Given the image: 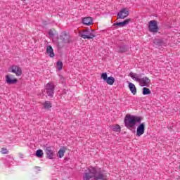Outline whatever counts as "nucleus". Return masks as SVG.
I'll list each match as a JSON object with an SVG mask.
<instances>
[{"label":"nucleus","instance_id":"1","mask_svg":"<svg viewBox=\"0 0 180 180\" xmlns=\"http://www.w3.org/2000/svg\"><path fill=\"white\" fill-rule=\"evenodd\" d=\"M94 178V180H108V175L101 169H96L94 167H89L88 172H84L83 175L84 180H91Z\"/></svg>","mask_w":180,"mask_h":180},{"label":"nucleus","instance_id":"2","mask_svg":"<svg viewBox=\"0 0 180 180\" xmlns=\"http://www.w3.org/2000/svg\"><path fill=\"white\" fill-rule=\"evenodd\" d=\"M79 34L82 39H87L88 40L96 37L95 30H92L91 27L84 30L82 32H79Z\"/></svg>","mask_w":180,"mask_h":180},{"label":"nucleus","instance_id":"3","mask_svg":"<svg viewBox=\"0 0 180 180\" xmlns=\"http://www.w3.org/2000/svg\"><path fill=\"white\" fill-rule=\"evenodd\" d=\"M124 124L127 129L129 130H132L136 127V124L134 122V115H127L124 120Z\"/></svg>","mask_w":180,"mask_h":180},{"label":"nucleus","instance_id":"4","mask_svg":"<svg viewBox=\"0 0 180 180\" xmlns=\"http://www.w3.org/2000/svg\"><path fill=\"white\" fill-rule=\"evenodd\" d=\"M56 89V86L51 82H49L45 86V92L49 98H53L54 96V90Z\"/></svg>","mask_w":180,"mask_h":180},{"label":"nucleus","instance_id":"5","mask_svg":"<svg viewBox=\"0 0 180 180\" xmlns=\"http://www.w3.org/2000/svg\"><path fill=\"white\" fill-rule=\"evenodd\" d=\"M148 30L150 33H158L160 31V27H158V25L157 21L150 20L148 25Z\"/></svg>","mask_w":180,"mask_h":180},{"label":"nucleus","instance_id":"6","mask_svg":"<svg viewBox=\"0 0 180 180\" xmlns=\"http://www.w3.org/2000/svg\"><path fill=\"white\" fill-rule=\"evenodd\" d=\"M129 14V8H123L117 13V19H126Z\"/></svg>","mask_w":180,"mask_h":180},{"label":"nucleus","instance_id":"7","mask_svg":"<svg viewBox=\"0 0 180 180\" xmlns=\"http://www.w3.org/2000/svg\"><path fill=\"white\" fill-rule=\"evenodd\" d=\"M9 72H13V74H15L17 77H20V75H22V69L16 65H13L10 67Z\"/></svg>","mask_w":180,"mask_h":180},{"label":"nucleus","instance_id":"8","mask_svg":"<svg viewBox=\"0 0 180 180\" xmlns=\"http://www.w3.org/2000/svg\"><path fill=\"white\" fill-rule=\"evenodd\" d=\"M101 78L103 79V81H105L108 85H113V84H115V77H108V73L106 72H104L101 75Z\"/></svg>","mask_w":180,"mask_h":180},{"label":"nucleus","instance_id":"9","mask_svg":"<svg viewBox=\"0 0 180 180\" xmlns=\"http://www.w3.org/2000/svg\"><path fill=\"white\" fill-rule=\"evenodd\" d=\"M131 22V19L127 18L123 22H115L113 24V27L114 29H117L118 27H124L127 25H129Z\"/></svg>","mask_w":180,"mask_h":180},{"label":"nucleus","instance_id":"10","mask_svg":"<svg viewBox=\"0 0 180 180\" xmlns=\"http://www.w3.org/2000/svg\"><path fill=\"white\" fill-rule=\"evenodd\" d=\"M144 131H146V124L143 122L140 124L136 129V137L143 136Z\"/></svg>","mask_w":180,"mask_h":180},{"label":"nucleus","instance_id":"11","mask_svg":"<svg viewBox=\"0 0 180 180\" xmlns=\"http://www.w3.org/2000/svg\"><path fill=\"white\" fill-rule=\"evenodd\" d=\"M60 40L63 41V43H70V34L67 33L66 32H63L60 34L59 37Z\"/></svg>","mask_w":180,"mask_h":180},{"label":"nucleus","instance_id":"12","mask_svg":"<svg viewBox=\"0 0 180 180\" xmlns=\"http://www.w3.org/2000/svg\"><path fill=\"white\" fill-rule=\"evenodd\" d=\"M45 150H46V157L47 158H49V160H54V158H56L54 150H51V147L50 146L46 147Z\"/></svg>","mask_w":180,"mask_h":180},{"label":"nucleus","instance_id":"13","mask_svg":"<svg viewBox=\"0 0 180 180\" xmlns=\"http://www.w3.org/2000/svg\"><path fill=\"white\" fill-rule=\"evenodd\" d=\"M6 82L8 85H13V84L18 82V79L13 78V75H7L6 76Z\"/></svg>","mask_w":180,"mask_h":180},{"label":"nucleus","instance_id":"14","mask_svg":"<svg viewBox=\"0 0 180 180\" xmlns=\"http://www.w3.org/2000/svg\"><path fill=\"white\" fill-rule=\"evenodd\" d=\"M153 44L156 46V47H166L167 46V41L162 39H155Z\"/></svg>","mask_w":180,"mask_h":180},{"label":"nucleus","instance_id":"15","mask_svg":"<svg viewBox=\"0 0 180 180\" xmlns=\"http://www.w3.org/2000/svg\"><path fill=\"white\" fill-rule=\"evenodd\" d=\"M139 82L141 86H148V85H150V82H151V81L150 80V79L148 77H145L143 78L141 77Z\"/></svg>","mask_w":180,"mask_h":180},{"label":"nucleus","instance_id":"16","mask_svg":"<svg viewBox=\"0 0 180 180\" xmlns=\"http://www.w3.org/2000/svg\"><path fill=\"white\" fill-rule=\"evenodd\" d=\"M144 75V74H137L133 72H129V76L132 79H134L136 82H139L141 77Z\"/></svg>","mask_w":180,"mask_h":180},{"label":"nucleus","instance_id":"17","mask_svg":"<svg viewBox=\"0 0 180 180\" xmlns=\"http://www.w3.org/2000/svg\"><path fill=\"white\" fill-rule=\"evenodd\" d=\"M82 22L83 25H85L86 26H91V25H94V23H93L94 20L91 17L84 18L82 20Z\"/></svg>","mask_w":180,"mask_h":180},{"label":"nucleus","instance_id":"18","mask_svg":"<svg viewBox=\"0 0 180 180\" xmlns=\"http://www.w3.org/2000/svg\"><path fill=\"white\" fill-rule=\"evenodd\" d=\"M46 53L51 58L56 57V54H54V50H53V46L51 45H49L46 47Z\"/></svg>","mask_w":180,"mask_h":180},{"label":"nucleus","instance_id":"19","mask_svg":"<svg viewBox=\"0 0 180 180\" xmlns=\"http://www.w3.org/2000/svg\"><path fill=\"white\" fill-rule=\"evenodd\" d=\"M128 86L129 88V91L134 94L136 95L137 94V88H136V85L134 84L128 82Z\"/></svg>","mask_w":180,"mask_h":180},{"label":"nucleus","instance_id":"20","mask_svg":"<svg viewBox=\"0 0 180 180\" xmlns=\"http://www.w3.org/2000/svg\"><path fill=\"white\" fill-rule=\"evenodd\" d=\"M129 50V48L126 45H122L119 46L117 49L116 51L117 53H126Z\"/></svg>","mask_w":180,"mask_h":180},{"label":"nucleus","instance_id":"21","mask_svg":"<svg viewBox=\"0 0 180 180\" xmlns=\"http://www.w3.org/2000/svg\"><path fill=\"white\" fill-rule=\"evenodd\" d=\"M44 155V153H43V150L41 149H38L35 153L36 157H38V158H41Z\"/></svg>","mask_w":180,"mask_h":180},{"label":"nucleus","instance_id":"22","mask_svg":"<svg viewBox=\"0 0 180 180\" xmlns=\"http://www.w3.org/2000/svg\"><path fill=\"white\" fill-rule=\"evenodd\" d=\"M142 94L143 95H150V94H151V90L147 87H143Z\"/></svg>","mask_w":180,"mask_h":180},{"label":"nucleus","instance_id":"23","mask_svg":"<svg viewBox=\"0 0 180 180\" xmlns=\"http://www.w3.org/2000/svg\"><path fill=\"white\" fill-rule=\"evenodd\" d=\"M51 103L50 101H45L44 103V109H50V108H51Z\"/></svg>","mask_w":180,"mask_h":180},{"label":"nucleus","instance_id":"24","mask_svg":"<svg viewBox=\"0 0 180 180\" xmlns=\"http://www.w3.org/2000/svg\"><path fill=\"white\" fill-rule=\"evenodd\" d=\"M63 62L61 60H59L56 63V67L58 70V71H61L63 70Z\"/></svg>","mask_w":180,"mask_h":180},{"label":"nucleus","instance_id":"25","mask_svg":"<svg viewBox=\"0 0 180 180\" xmlns=\"http://www.w3.org/2000/svg\"><path fill=\"white\" fill-rule=\"evenodd\" d=\"M64 153H65V150L60 149L58 152V158H63L64 157Z\"/></svg>","mask_w":180,"mask_h":180},{"label":"nucleus","instance_id":"26","mask_svg":"<svg viewBox=\"0 0 180 180\" xmlns=\"http://www.w3.org/2000/svg\"><path fill=\"white\" fill-rule=\"evenodd\" d=\"M112 131L117 132V131H120L121 128L119 126V124H116L112 127Z\"/></svg>","mask_w":180,"mask_h":180},{"label":"nucleus","instance_id":"27","mask_svg":"<svg viewBox=\"0 0 180 180\" xmlns=\"http://www.w3.org/2000/svg\"><path fill=\"white\" fill-rule=\"evenodd\" d=\"M134 118L135 125H136V123H141V117H137V116L134 115Z\"/></svg>","mask_w":180,"mask_h":180},{"label":"nucleus","instance_id":"28","mask_svg":"<svg viewBox=\"0 0 180 180\" xmlns=\"http://www.w3.org/2000/svg\"><path fill=\"white\" fill-rule=\"evenodd\" d=\"M1 153L2 154H8V149H6L5 148H1Z\"/></svg>","mask_w":180,"mask_h":180},{"label":"nucleus","instance_id":"29","mask_svg":"<svg viewBox=\"0 0 180 180\" xmlns=\"http://www.w3.org/2000/svg\"><path fill=\"white\" fill-rule=\"evenodd\" d=\"M49 36H51V37L54 36V33L53 32V30H49Z\"/></svg>","mask_w":180,"mask_h":180},{"label":"nucleus","instance_id":"30","mask_svg":"<svg viewBox=\"0 0 180 180\" xmlns=\"http://www.w3.org/2000/svg\"><path fill=\"white\" fill-rule=\"evenodd\" d=\"M19 157H20V158H23L24 155H23V154L22 153H19Z\"/></svg>","mask_w":180,"mask_h":180},{"label":"nucleus","instance_id":"31","mask_svg":"<svg viewBox=\"0 0 180 180\" xmlns=\"http://www.w3.org/2000/svg\"><path fill=\"white\" fill-rule=\"evenodd\" d=\"M62 93L63 94H67V90H65V89L63 90Z\"/></svg>","mask_w":180,"mask_h":180}]
</instances>
